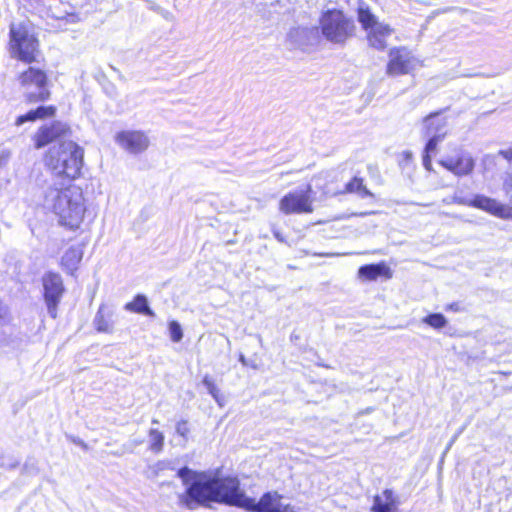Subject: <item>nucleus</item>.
I'll use <instances>...</instances> for the list:
<instances>
[{"label":"nucleus","mask_w":512,"mask_h":512,"mask_svg":"<svg viewBox=\"0 0 512 512\" xmlns=\"http://www.w3.org/2000/svg\"><path fill=\"white\" fill-rule=\"evenodd\" d=\"M43 298L49 316L53 319L57 318L58 306L65 293L63 279L59 273L46 272L42 276Z\"/></svg>","instance_id":"obj_7"},{"label":"nucleus","mask_w":512,"mask_h":512,"mask_svg":"<svg viewBox=\"0 0 512 512\" xmlns=\"http://www.w3.org/2000/svg\"><path fill=\"white\" fill-rule=\"evenodd\" d=\"M68 134H70V127L60 121L41 126L34 136L35 147L40 149L53 141L66 137Z\"/></svg>","instance_id":"obj_12"},{"label":"nucleus","mask_w":512,"mask_h":512,"mask_svg":"<svg viewBox=\"0 0 512 512\" xmlns=\"http://www.w3.org/2000/svg\"><path fill=\"white\" fill-rule=\"evenodd\" d=\"M124 309L130 312L143 314L149 317H154V311L149 307L148 299L143 294H138L134 297L133 301L125 304Z\"/></svg>","instance_id":"obj_24"},{"label":"nucleus","mask_w":512,"mask_h":512,"mask_svg":"<svg viewBox=\"0 0 512 512\" xmlns=\"http://www.w3.org/2000/svg\"><path fill=\"white\" fill-rule=\"evenodd\" d=\"M463 431V428L453 437V439L451 440V443L449 445V447L452 445V443L457 439V437L461 434V432Z\"/></svg>","instance_id":"obj_41"},{"label":"nucleus","mask_w":512,"mask_h":512,"mask_svg":"<svg viewBox=\"0 0 512 512\" xmlns=\"http://www.w3.org/2000/svg\"><path fill=\"white\" fill-rule=\"evenodd\" d=\"M339 193L356 194L361 199L367 197L374 198V194L364 184V179L357 176L353 177L348 183H346L344 190Z\"/></svg>","instance_id":"obj_23"},{"label":"nucleus","mask_w":512,"mask_h":512,"mask_svg":"<svg viewBox=\"0 0 512 512\" xmlns=\"http://www.w3.org/2000/svg\"><path fill=\"white\" fill-rule=\"evenodd\" d=\"M176 433L187 441L190 429L186 420H181L176 424Z\"/></svg>","instance_id":"obj_32"},{"label":"nucleus","mask_w":512,"mask_h":512,"mask_svg":"<svg viewBox=\"0 0 512 512\" xmlns=\"http://www.w3.org/2000/svg\"><path fill=\"white\" fill-rule=\"evenodd\" d=\"M203 385L208 390V393L215 399V401L220 405L223 406V398L219 393V389L215 385L213 379L209 375H205V377L202 380Z\"/></svg>","instance_id":"obj_28"},{"label":"nucleus","mask_w":512,"mask_h":512,"mask_svg":"<svg viewBox=\"0 0 512 512\" xmlns=\"http://www.w3.org/2000/svg\"><path fill=\"white\" fill-rule=\"evenodd\" d=\"M442 202L446 205L455 204L454 201H451V197L444 198Z\"/></svg>","instance_id":"obj_39"},{"label":"nucleus","mask_w":512,"mask_h":512,"mask_svg":"<svg viewBox=\"0 0 512 512\" xmlns=\"http://www.w3.org/2000/svg\"><path fill=\"white\" fill-rule=\"evenodd\" d=\"M400 501L397 495L391 489H385L381 494L375 495L372 512H401L399 509Z\"/></svg>","instance_id":"obj_16"},{"label":"nucleus","mask_w":512,"mask_h":512,"mask_svg":"<svg viewBox=\"0 0 512 512\" xmlns=\"http://www.w3.org/2000/svg\"><path fill=\"white\" fill-rule=\"evenodd\" d=\"M84 150L73 141H62L49 148L45 155V165L58 176L75 179L80 176Z\"/></svg>","instance_id":"obj_3"},{"label":"nucleus","mask_w":512,"mask_h":512,"mask_svg":"<svg viewBox=\"0 0 512 512\" xmlns=\"http://www.w3.org/2000/svg\"><path fill=\"white\" fill-rule=\"evenodd\" d=\"M423 166L426 170L431 171L432 170V161L430 155H423L422 158Z\"/></svg>","instance_id":"obj_34"},{"label":"nucleus","mask_w":512,"mask_h":512,"mask_svg":"<svg viewBox=\"0 0 512 512\" xmlns=\"http://www.w3.org/2000/svg\"><path fill=\"white\" fill-rule=\"evenodd\" d=\"M281 499L282 495L277 491L264 493L258 502L247 496L243 509L249 512H281L284 506L280 502Z\"/></svg>","instance_id":"obj_11"},{"label":"nucleus","mask_w":512,"mask_h":512,"mask_svg":"<svg viewBox=\"0 0 512 512\" xmlns=\"http://www.w3.org/2000/svg\"><path fill=\"white\" fill-rule=\"evenodd\" d=\"M93 324L98 332L112 333L114 331L113 311L104 304L100 305Z\"/></svg>","instance_id":"obj_18"},{"label":"nucleus","mask_w":512,"mask_h":512,"mask_svg":"<svg viewBox=\"0 0 512 512\" xmlns=\"http://www.w3.org/2000/svg\"><path fill=\"white\" fill-rule=\"evenodd\" d=\"M56 107L53 105L49 106H38L36 109L28 111L24 115H20L16 118L15 125L21 126L28 121H36L38 119L51 118L56 114Z\"/></svg>","instance_id":"obj_19"},{"label":"nucleus","mask_w":512,"mask_h":512,"mask_svg":"<svg viewBox=\"0 0 512 512\" xmlns=\"http://www.w3.org/2000/svg\"><path fill=\"white\" fill-rule=\"evenodd\" d=\"M312 188L310 185L305 190L293 191L286 194L279 203V209L284 214H302L313 211L311 200Z\"/></svg>","instance_id":"obj_9"},{"label":"nucleus","mask_w":512,"mask_h":512,"mask_svg":"<svg viewBox=\"0 0 512 512\" xmlns=\"http://www.w3.org/2000/svg\"><path fill=\"white\" fill-rule=\"evenodd\" d=\"M498 155L502 156L504 159L509 161L512 164V148L507 150H500ZM503 187L505 191L509 194L512 193V173L508 174L504 179Z\"/></svg>","instance_id":"obj_29"},{"label":"nucleus","mask_w":512,"mask_h":512,"mask_svg":"<svg viewBox=\"0 0 512 512\" xmlns=\"http://www.w3.org/2000/svg\"><path fill=\"white\" fill-rule=\"evenodd\" d=\"M177 476L186 487L178 495L179 504L189 510L200 506L210 507L211 503L225 504L243 509L247 495L241 489L237 477H219L207 472H199L187 466L177 471Z\"/></svg>","instance_id":"obj_1"},{"label":"nucleus","mask_w":512,"mask_h":512,"mask_svg":"<svg viewBox=\"0 0 512 512\" xmlns=\"http://www.w3.org/2000/svg\"><path fill=\"white\" fill-rule=\"evenodd\" d=\"M83 257V249L80 246H72L62 256L61 264L69 272L77 269Z\"/></svg>","instance_id":"obj_22"},{"label":"nucleus","mask_w":512,"mask_h":512,"mask_svg":"<svg viewBox=\"0 0 512 512\" xmlns=\"http://www.w3.org/2000/svg\"><path fill=\"white\" fill-rule=\"evenodd\" d=\"M471 207L481 209L500 218H508L511 214V211L507 206L493 198L481 194L474 195Z\"/></svg>","instance_id":"obj_15"},{"label":"nucleus","mask_w":512,"mask_h":512,"mask_svg":"<svg viewBox=\"0 0 512 512\" xmlns=\"http://www.w3.org/2000/svg\"><path fill=\"white\" fill-rule=\"evenodd\" d=\"M73 442L81 446L83 449H87L86 443H84V441H82L81 439H73Z\"/></svg>","instance_id":"obj_37"},{"label":"nucleus","mask_w":512,"mask_h":512,"mask_svg":"<svg viewBox=\"0 0 512 512\" xmlns=\"http://www.w3.org/2000/svg\"><path fill=\"white\" fill-rule=\"evenodd\" d=\"M358 275L367 280H376L380 276L391 277L390 268L384 263L363 265L358 270Z\"/></svg>","instance_id":"obj_20"},{"label":"nucleus","mask_w":512,"mask_h":512,"mask_svg":"<svg viewBox=\"0 0 512 512\" xmlns=\"http://www.w3.org/2000/svg\"><path fill=\"white\" fill-rule=\"evenodd\" d=\"M451 201H454V203L458 204V205H464V206L471 207L472 198L470 199V198L462 197V196L458 195V193H454V195L451 196Z\"/></svg>","instance_id":"obj_33"},{"label":"nucleus","mask_w":512,"mask_h":512,"mask_svg":"<svg viewBox=\"0 0 512 512\" xmlns=\"http://www.w3.org/2000/svg\"><path fill=\"white\" fill-rule=\"evenodd\" d=\"M357 14L358 21L365 31L373 28L374 25L381 24V22H378L377 17L371 12L368 6H360Z\"/></svg>","instance_id":"obj_25"},{"label":"nucleus","mask_w":512,"mask_h":512,"mask_svg":"<svg viewBox=\"0 0 512 512\" xmlns=\"http://www.w3.org/2000/svg\"><path fill=\"white\" fill-rule=\"evenodd\" d=\"M152 423H153V424H158V423H159V421H158L157 419H152Z\"/></svg>","instance_id":"obj_43"},{"label":"nucleus","mask_w":512,"mask_h":512,"mask_svg":"<svg viewBox=\"0 0 512 512\" xmlns=\"http://www.w3.org/2000/svg\"><path fill=\"white\" fill-rule=\"evenodd\" d=\"M323 36L334 44H344L354 36L356 26L353 19L340 10H328L320 20Z\"/></svg>","instance_id":"obj_5"},{"label":"nucleus","mask_w":512,"mask_h":512,"mask_svg":"<svg viewBox=\"0 0 512 512\" xmlns=\"http://www.w3.org/2000/svg\"><path fill=\"white\" fill-rule=\"evenodd\" d=\"M417 59L406 47H395L389 51L386 74L392 77L409 74L417 65Z\"/></svg>","instance_id":"obj_8"},{"label":"nucleus","mask_w":512,"mask_h":512,"mask_svg":"<svg viewBox=\"0 0 512 512\" xmlns=\"http://www.w3.org/2000/svg\"><path fill=\"white\" fill-rule=\"evenodd\" d=\"M116 143L131 154L144 152L150 144L148 136L142 131H121L115 135Z\"/></svg>","instance_id":"obj_10"},{"label":"nucleus","mask_w":512,"mask_h":512,"mask_svg":"<svg viewBox=\"0 0 512 512\" xmlns=\"http://www.w3.org/2000/svg\"><path fill=\"white\" fill-rule=\"evenodd\" d=\"M240 362H242L243 364H245V357L243 355H240V358H239Z\"/></svg>","instance_id":"obj_42"},{"label":"nucleus","mask_w":512,"mask_h":512,"mask_svg":"<svg viewBox=\"0 0 512 512\" xmlns=\"http://www.w3.org/2000/svg\"><path fill=\"white\" fill-rule=\"evenodd\" d=\"M446 109L432 112L422 121V131L425 136L439 137L444 139L447 134V118L442 116Z\"/></svg>","instance_id":"obj_13"},{"label":"nucleus","mask_w":512,"mask_h":512,"mask_svg":"<svg viewBox=\"0 0 512 512\" xmlns=\"http://www.w3.org/2000/svg\"><path fill=\"white\" fill-rule=\"evenodd\" d=\"M429 139L425 145V148H424V154L423 155H430L432 156V154L435 153L436 149H437V145L443 140L442 138H439L438 136L437 137H432V136H427Z\"/></svg>","instance_id":"obj_31"},{"label":"nucleus","mask_w":512,"mask_h":512,"mask_svg":"<svg viewBox=\"0 0 512 512\" xmlns=\"http://www.w3.org/2000/svg\"><path fill=\"white\" fill-rule=\"evenodd\" d=\"M170 338L173 342L178 343L183 338V331L179 322L173 320L169 323Z\"/></svg>","instance_id":"obj_30"},{"label":"nucleus","mask_w":512,"mask_h":512,"mask_svg":"<svg viewBox=\"0 0 512 512\" xmlns=\"http://www.w3.org/2000/svg\"><path fill=\"white\" fill-rule=\"evenodd\" d=\"M149 437V449L158 454L162 452L164 447V435L161 431L155 428H151L148 432Z\"/></svg>","instance_id":"obj_26"},{"label":"nucleus","mask_w":512,"mask_h":512,"mask_svg":"<svg viewBox=\"0 0 512 512\" xmlns=\"http://www.w3.org/2000/svg\"><path fill=\"white\" fill-rule=\"evenodd\" d=\"M162 465H163V463H158V467H159V469H162V467H160V466H162Z\"/></svg>","instance_id":"obj_45"},{"label":"nucleus","mask_w":512,"mask_h":512,"mask_svg":"<svg viewBox=\"0 0 512 512\" xmlns=\"http://www.w3.org/2000/svg\"><path fill=\"white\" fill-rule=\"evenodd\" d=\"M273 235L278 241L285 242L283 235L278 230H274Z\"/></svg>","instance_id":"obj_36"},{"label":"nucleus","mask_w":512,"mask_h":512,"mask_svg":"<svg viewBox=\"0 0 512 512\" xmlns=\"http://www.w3.org/2000/svg\"><path fill=\"white\" fill-rule=\"evenodd\" d=\"M289 49H303L309 43V31L306 28L290 29L286 39Z\"/></svg>","instance_id":"obj_21"},{"label":"nucleus","mask_w":512,"mask_h":512,"mask_svg":"<svg viewBox=\"0 0 512 512\" xmlns=\"http://www.w3.org/2000/svg\"><path fill=\"white\" fill-rule=\"evenodd\" d=\"M358 215H359V216H366V215H368V213L364 212V213H360V214H358Z\"/></svg>","instance_id":"obj_44"},{"label":"nucleus","mask_w":512,"mask_h":512,"mask_svg":"<svg viewBox=\"0 0 512 512\" xmlns=\"http://www.w3.org/2000/svg\"><path fill=\"white\" fill-rule=\"evenodd\" d=\"M19 82L28 103L44 102L51 96L47 74L41 69L29 67L19 75Z\"/></svg>","instance_id":"obj_6"},{"label":"nucleus","mask_w":512,"mask_h":512,"mask_svg":"<svg viewBox=\"0 0 512 512\" xmlns=\"http://www.w3.org/2000/svg\"><path fill=\"white\" fill-rule=\"evenodd\" d=\"M367 32L369 46L376 50H384L387 46V38L391 36L393 29L385 23L374 25Z\"/></svg>","instance_id":"obj_17"},{"label":"nucleus","mask_w":512,"mask_h":512,"mask_svg":"<svg viewBox=\"0 0 512 512\" xmlns=\"http://www.w3.org/2000/svg\"><path fill=\"white\" fill-rule=\"evenodd\" d=\"M6 315H7V307L2 302H0V320L5 318Z\"/></svg>","instance_id":"obj_35"},{"label":"nucleus","mask_w":512,"mask_h":512,"mask_svg":"<svg viewBox=\"0 0 512 512\" xmlns=\"http://www.w3.org/2000/svg\"><path fill=\"white\" fill-rule=\"evenodd\" d=\"M448 309L452 310V311H459V304L458 303H451L449 306H448Z\"/></svg>","instance_id":"obj_38"},{"label":"nucleus","mask_w":512,"mask_h":512,"mask_svg":"<svg viewBox=\"0 0 512 512\" xmlns=\"http://www.w3.org/2000/svg\"><path fill=\"white\" fill-rule=\"evenodd\" d=\"M423 323L435 328L441 329L446 326L447 320L441 313H431L423 318Z\"/></svg>","instance_id":"obj_27"},{"label":"nucleus","mask_w":512,"mask_h":512,"mask_svg":"<svg viewBox=\"0 0 512 512\" xmlns=\"http://www.w3.org/2000/svg\"><path fill=\"white\" fill-rule=\"evenodd\" d=\"M45 205L53 210L58 223L70 230L80 227L86 212L83 191L76 185L49 187L45 193Z\"/></svg>","instance_id":"obj_2"},{"label":"nucleus","mask_w":512,"mask_h":512,"mask_svg":"<svg viewBox=\"0 0 512 512\" xmlns=\"http://www.w3.org/2000/svg\"><path fill=\"white\" fill-rule=\"evenodd\" d=\"M439 164L458 177L470 175L475 167V160L468 153H463L456 159L447 157L439 161Z\"/></svg>","instance_id":"obj_14"},{"label":"nucleus","mask_w":512,"mask_h":512,"mask_svg":"<svg viewBox=\"0 0 512 512\" xmlns=\"http://www.w3.org/2000/svg\"><path fill=\"white\" fill-rule=\"evenodd\" d=\"M10 153L9 152H2L1 156H0V160L2 159H7L9 157Z\"/></svg>","instance_id":"obj_40"},{"label":"nucleus","mask_w":512,"mask_h":512,"mask_svg":"<svg viewBox=\"0 0 512 512\" xmlns=\"http://www.w3.org/2000/svg\"><path fill=\"white\" fill-rule=\"evenodd\" d=\"M9 51L12 58L26 63L36 60L38 40L24 23H12L9 29Z\"/></svg>","instance_id":"obj_4"}]
</instances>
